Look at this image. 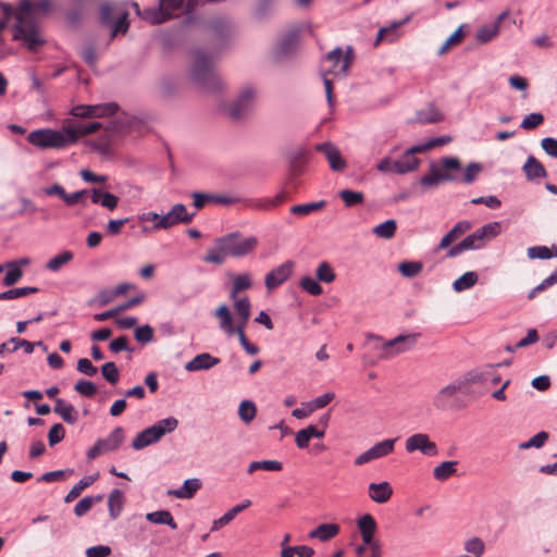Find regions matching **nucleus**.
Masks as SVG:
<instances>
[{"instance_id": "1a4fd4ad", "label": "nucleus", "mask_w": 557, "mask_h": 557, "mask_svg": "<svg viewBox=\"0 0 557 557\" xmlns=\"http://www.w3.org/2000/svg\"><path fill=\"white\" fill-rule=\"evenodd\" d=\"M420 334L411 333L407 335H398L393 339L385 341L382 345L381 359H391L395 356L411 349L419 338Z\"/></svg>"}, {"instance_id": "e433bc0d", "label": "nucleus", "mask_w": 557, "mask_h": 557, "mask_svg": "<svg viewBox=\"0 0 557 557\" xmlns=\"http://www.w3.org/2000/svg\"><path fill=\"white\" fill-rule=\"evenodd\" d=\"M416 120L422 124L437 123L443 120V114L434 106H429L428 108L418 111Z\"/></svg>"}, {"instance_id": "7ed1b4c3", "label": "nucleus", "mask_w": 557, "mask_h": 557, "mask_svg": "<svg viewBox=\"0 0 557 557\" xmlns=\"http://www.w3.org/2000/svg\"><path fill=\"white\" fill-rule=\"evenodd\" d=\"M214 244L227 257L243 258L256 250L259 240L256 236L244 237L239 232H233L216 238Z\"/></svg>"}, {"instance_id": "dca6fc26", "label": "nucleus", "mask_w": 557, "mask_h": 557, "mask_svg": "<svg viewBox=\"0 0 557 557\" xmlns=\"http://www.w3.org/2000/svg\"><path fill=\"white\" fill-rule=\"evenodd\" d=\"M364 545L371 546L377 544L374 541V534L376 531V522L370 513L363 515L357 522Z\"/></svg>"}, {"instance_id": "bb28decb", "label": "nucleus", "mask_w": 557, "mask_h": 557, "mask_svg": "<svg viewBox=\"0 0 557 557\" xmlns=\"http://www.w3.org/2000/svg\"><path fill=\"white\" fill-rule=\"evenodd\" d=\"M475 233L479 236V240L484 247L492 239L497 237L500 233V223L499 222H490L484 224L483 226L475 230Z\"/></svg>"}, {"instance_id": "4468645a", "label": "nucleus", "mask_w": 557, "mask_h": 557, "mask_svg": "<svg viewBox=\"0 0 557 557\" xmlns=\"http://www.w3.org/2000/svg\"><path fill=\"white\" fill-rule=\"evenodd\" d=\"M314 149L324 154L333 171L341 172L346 169L347 163L334 144L330 141L321 143L315 145Z\"/></svg>"}, {"instance_id": "6e6d98bb", "label": "nucleus", "mask_w": 557, "mask_h": 557, "mask_svg": "<svg viewBox=\"0 0 557 557\" xmlns=\"http://www.w3.org/2000/svg\"><path fill=\"white\" fill-rule=\"evenodd\" d=\"M548 433L545 431H541L534 436H532L529 441L520 443L519 448L520 449H529V448H541L545 445L546 441L548 440Z\"/></svg>"}, {"instance_id": "9d476101", "label": "nucleus", "mask_w": 557, "mask_h": 557, "mask_svg": "<svg viewBox=\"0 0 557 557\" xmlns=\"http://www.w3.org/2000/svg\"><path fill=\"white\" fill-rule=\"evenodd\" d=\"M256 96L257 89L253 86H244L236 100L228 108L230 115L235 120L245 117L251 111Z\"/></svg>"}, {"instance_id": "a19ab883", "label": "nucleus", "mask_w": 557, "mask_h": 557, "mask_svg": "<svg viewBox=\"0 0 557 557\" xmlns=\"http://www.w3.org/2000/svg\"><path fill=\"white\" fill-rule=\"evenodd\" d=\"M397 438L383 440L371 447L375 459L385 457L394 451Z\"/></svg>"}, {"instance_id": "4d7b16f0", "label": "nucleus", "mask_w": 557, "mask_h": 557, "mask_svg": "<svg viewBox=\"0 0 557 557\" xmlns=\"http://www.w3.org/2000/svg\"><path fill=\"white\" fill-rule=\"evenodd\" d=\"M234 300V308L236 310V313L238 314L239 319L242 320H249L250 318V308L251 304L247 297L244 298H237L235 297Z\"/></svg>"}, {"instance_id": "a878e982", "label": "nucleus", "mask_w": 557, "mask_h": 557, "mask_svg": "<svg viewBox=\"0 0 557 557\" xmlns=\"http://www.w3.org/2000/svg\"><path fill=\"white\" fill-rule=\"evenodd\" d=\"M123 441L124 431L121 426H116L108 437L98 440L106 453L117 449Z\"/></svg>"}, {"instance_id": "338daca9", "label": "nucleus", "mask_w": 557, "mask_h": 557, "mask_svg": "<svg viewBox=\"0 0 557 557\" xmlns=\"http://www.w3.org/2000/svg\"><path fill=\"white\" fill-rule=\"evenodd\" d=\"M528 257L530 259H550L553 257L552 250L546 246H533L528 248Z\"/></svg>"}, {"instance_id": "ddd939ff", "label": "nucleus", "mask_w": 557, "mask_h": 557, "mask_svg": "<svg viewBox=\"0 0 557 557\" xmlns=\"http://www.w3.org/2000/svg\"><path fill=\"white\" fill-rule=\"evenodd\" d=\"M294 265L295 264L292 260H287L271 270L264 278V284L268 290H273L287 281L293 273Z\"/></svg>"}, {"instance_id": "9b49d317", "label": "nucleus", "mask_w": 557, "mask_h": 557, "mask_svg": "<svg viewBox=\"0 0 557 557\" xmlns=\"http://www.w3.org/2000/svg\"><path fill=\"white\" fill-rule=\"evenodd\" d=\"M405 449L409 454L420 451L425 456H436L438 453L437 445L425 433H416L407 437Z\"/></svg>"}, {"instance_id": "4c0bfd02", "label": "nucleus", "mask_w": 557, "mask_h": 557, "mask_svg": "<svg viewBox=\"0 0 557 557\" xmlns=\"http://www.w3.org/2000/svg\"><path fill=\"white\" fill-rule=\"evenodd\" d=\"M499 33L498 23H492L481 26L475 34L479 44H486L497 36Z\"/></svg>"}, {"instance_id": "423d86ee", "label": "nucleus", "mask_w": 557, "mask_h": 557, "mask_svg": "<svg viewBox=\"0 0 557 557\" xmlns=\"http://www.w3.org/2000/svg\"><path fill=\"white\" fill-rule=\"evenodd\" d=\"M470 383L465 380L454 381L442 387L432 399V405L440 411H448L459 409L462 406L460 394L465 387Z\"/></svg>"}, {"instance_id": "c9c22d12", "label": "nucleus", "mask_w": 557, "mask_h": 557, "mask_svg": "<svg viewBox=\"0 0 557 557\" xmlns=\"http://www.w3.org/2000/svg\"><path fill=\"white\" fill-rule=\"evenodd\" d=\"M97 480V474L83 478L77 484H75L71 491L66 494L64 502L71 503L76 499L81 493L91 485Z\"/></svg>"}, {"instance_id": "49530a36", "label": "nucleus", "mask_w": 557, "mask_h": 557, "mask_svg": "<svg viewBox=\"0 0 557 557\" xmlns=\"http://www.w3.org/2000/svg\"><path fill=\"white\" fill-rule=\"evenodd\" d=\"M111 27V37H115L117 34H125L128 30L129 22H128V12L123 11L116 20L112 21V24H109Z\"/></svg>"}, {"instance_id": "ea45409f", "label": "nucleus", "mask_w": 557, "mask_h": 557, "mask_svg": "<svg viewBox=\"0 0 557 557\" xmlns=\"http://www.w3.org/2000/svg\"><path fill=\"white\" fill-rule=\"evenodd\" d=\"M74 255L70 250H64L61 253L54 256L46 263V269L51 272H58L63 265L69 263L73 259Z\"/></svg>"}, {"instance_id": "72a5a7b5", "label": "nucleus", "mask_w": 557, "mask_h": 557, "mask_svg": "<svg viewBox=\"0 0 557 557\" xmlns=\"http://www.w3.org/2000/svg\"><path fill=\"white\" fill-rule=\"evenodd\" d=\"M467 381L470 383L475 382H488L491 381L494 384L500 382V376L494 373V368L490 366L486 370L482 372H470L467 376Z\"/></svg>"}, {"instance_id": "c756f323", "label": "nucleus", "mask_w": 557, "mask_h": 557, "mask_svg": "<svg viewBox=\"0 0 557 557\" xmlns=\"http://www.w3.org/2000/svg\"><path fill=\"white\" fill-rule=\"evenodd\" d=\"M297 35L295 33H290L284 36L276 46L275 54L277 58H285L289 55L296 46Z\"/></svg>"}, {"instance_id": "79ce46f5", "label": "nucleus", "mask_w": 557, "mask_h": 557, "mask_svg": "<svg viewBox=\"0 0 557 557\" xmlns=\"http://www.w3.org/2000/svg\"><path fill=\"white\" fill-rule=\"evenodd\" d=\"M397 230V224L395 220H387L379 225H376L372 232L380 238L391 239L394 237Z\"/></svg>"}, {"instance_id": "37998d69", "label": "nucleus", "mask_w": 557, "mask_h": 557, "mask_svg": "<svg viewBox=\"0 0 557 557\" xmlns=\"http://www.w3.org/2000/svg\"><path fill=\"white\" fill-rule=\"evenodd\" d=\"M324 207H325L324 200L301 203V205H295L290 208V213L305 216V215H309L310 213H312L314 211H319Z\"/></svg>"}, {"instance_id": "cd10ccee", "label": "nucleus", "mask_w": 557, "mask_h": 557, "mask_svg": "<svg viewBox=\"0 0 557 557\" xmlns=\"http://www.w3.org/2000/svg\"><path fill=\"white\" fill-rule=\"evenodd\" d=\"M457 465L458 461L456 460L444 461L433 469V476L437 481H446L447 479L456 474Z\"/></svg>"}, {"instance_id": "0e129e2a", "label": "nucleus", "mask_w": 557, "mask_h": 557, "mask_svg": "<svg viewBox=\"0 0 557 557\" xmlns=\"http://www.w3.org/2000/svg\"><path fill=\"white\" fill-rule=\"evenodd\" d=\"M539 341V334L535 329H530L527 333V336L520 339L513 347L507 346L506 349L510 352H513L518 348H524L529 345H532Z\"/></svg>"}, {"instance_id": "8fccbe9b", "label": "nucleus", "mask_w": 557, "mask_h": 557, "mask_svg": "<svg viewBox=\"0 0 557 557\" xmlns=\"http://www.w3.org/2000/svg\"><path fill=\"white\" fill-rule=\"evenodd\" d=\"M339 197L344 201L345 206L348 208L361 205L364 199V196L361 191H356V190H351V189L341 190Z\"/></svg>"}, {"instance_id": "603ef678", "label": "nucleus", "mask_w": 557, "mask_h": 557, "mask_svg": "<svg viewBox=\"0 0 557 557\" xmlns=\"http://www.w3.org/2000/svg\"><path fill=\"white\" fill-rule=\"evenodd\" d=\"M315 275L318 281L323 283H332L336 278V274L331 267V264L326 261L321 262L315 271Z\"/></svg>"}, {"instance_id": "aec40b11", "label": "nucleus", "mask_w": 557, "mask_h": 557, "mask_svg": "<svg viewBox=\"0 0 557 557\" xmlns=\"http://www.w3.org/2000/svg\"><path fill=\"white\" fill-rule=\"evenodd\" d=\"M392 495L393 490L388 482L371 483L369 485V497L377 504L388 502Z\"/></svg>"}, {"instance_id": "c03bdc74", "label": "nucleus", "mask_w": 557, "mask_h": 557, "mask_svg": "<svg viewBox=\"0 0 557 557\" xmlns=\"http://www.w3.org/2000/svg\"><path fill=\"white\" fill-rule=\"evenodd\" d=\"M257 414V407L251 400H243L238 407V416L245 424H249Z\"/></svg>"}, {"instance_id": "58836bf2", "label": "nucleus", "mask_w": 557, "mask_h": 557, "mask_svg": "<svg viewBox=\"0 0 557 557\" xmlns=\"http://www.w3.org/2000/svg\"><path fill=\"white\" fill-rule=\"evenodd\" d=\"M285 200V194L280 193L272 199H262V200H252L246 201L248 203V207L259 209V210H270L272 208L277 207L280 203H282Z\"/></svg>"}, {"instance_id": "0eeeda50", "label": "nucleus", "mask_w": 557, "mask_h": 557, "mask_svg": "<svg viewBox=\"0 0 557 557\" xmlns=\"http://www.w3.org/2000/svg\"><path fill=\"white\" fill-rule=\"evenodd\" d=\"M196 0H186L187 9L190 11ZM185 0H159L158 8L144 10L143 18L153 25L166 22L173 16V12L184 7Z\"/></svg>"}, {"instance_id": "bf43d9fd", "label": "nucleus", "mask_w": 557, "mask_h": 557, "mask_svg": "<svg viewBox=\"0 0 557 557\" xmlns=\"http://www.w3.org/2000/svg\"><path fill=\"white\" fill-rule=\"evenodd\" d=\"M334 398V393H325L312 399L311 401L306 403L305 406L309 408V411H314L317 409L327 406Z\"/></svg>"}, {"instance_id": "13d9d810", "label": "nucleus", "mask_w": 557, "mask_h": 557, "mask_svg": "<svg viewBox=\"0 0 557 557\" xmlns=\"http://www.w3.org/2000/svg\"><path fill=\"white\" fill-rule=\"evenodd\" d=\"M300 287L309 293L312 296H319L322 294L323 289L318 282V278L314 280L311 276H305L299 282Z\"/></svg>"}, {"instance_id": "f257e3e1", "label": "nucleus", "mask_w": 557, "mask_h": 557, "mask_svg": "<svg viewBox=\"0 0 557 557\" xmlns=\"http://www.w3.org/2000/svg\"><path fill=\"white\" fill-rule=\"evenodd\" d=\"M51 0H21L14 12L13 39L22 41L28 50L37 51L46 40L37 20V11L46 13Z\"/></svg>"}, {"instance_id": "5fc2aeb1", "label": "nucleus", "mask_w": 557, "mask_h": 557, "mask_svg": "<svg viewBox=\"0 0 557 557\" xmlns=\"http://www.w3.org/2000/svg\"><path fill=\"white\" fill-rule=\"evenodd\" d=\"M119 109L116 102L94 104V119L114 115Z\"/></svg>"}, {"instance_id": "e2e57ef3", "label": "nucleus", "mask_w": 557, "mask_h": 557, "mask_svg": "<svg viewBox=\"0 0 557 557\" xmlns=\"http://www.w3.org/2000/svg\"><path fill=\"white\" fill-rule=\"evenodd\" d=\"M465 550L473 554L474 557H481L485 550V544L481 539L472 537L465 543Z\"/></svg>"}, {"instance_id": "b1692460", "label": "nucleus", "mask_w": 557, "mask_h": 557, "mask_svg": "<svg viewBox=\"0 0 557 557\" xmlns=\"http://www.w3.org/2000/svg\"><path fill=\"white\" fill-rule=\"evenodd\" d=\"M54 412L69 424H74L78 420V412L74 406L61 398L55 399Z\"/></svg>"}, {"instance_id": "f704fd0d", "label": "nucleus", "mask_w": 557, "mask_h": 557, "mask_svg": "<svg viewBox=\"0 0 557 557\" xmlns=\"http://www.w3.org/2000/svg\"><path fill=\"white\" fill-rule=\"evenodd\" d=\"M124 10H122L117 4L106 2L100 7V20L104 25L112 24L114 16H119Z\"/></svg>"}, {"instance_id": "680f3d73", "label": "nucleus", "mask_w": 557, "mask_h": 557, "mask_svg": "<svg viewBox=\"0 0 557 557\" xmlns=\"http://www.w3.org/2000/svg\"><path fill=\"white\" fill-rule=\"evenodd\" d=\"M74 389L84 397H94L97 393V386L86 380H79L75 383Z\"/></svg>"}, {"instance_id": "a18cd8bd", "label": "nucleus", "mask_w": 557, "mask_h": 557, "mask_svg": "<svg viewBox=\"0 0 557 557\" xmlns=\"http://www.w3.org/2000/svg\"><path fill=\"white\" fill-rule=\"evenodd\" d=\"M478 280L479 276L475 272H466L453 283V287L456 292H462L475 285Z\"/></svg>"}, {"instance_id": "f3484780", "label": "nucleus", "mask_w": 557, "mask_h": 557, "mask_svg": "<svg viewBox=\"0 0 557 557\" xmlns=\"http://www.w3.org/2000/svg\"><path fill=\"white\" fill-rule=\"evenodd\" d=\"M220 363V359L213 357L208 352H202L195 356L190 361L185 364V370L189 372L210 370Z\"/></svg>"}, {"instance_id": "412c9836", "label": "nucleus", "mask_w": 557, "mask_h": 557, "mask_svg": "<svg viewBox=\"0 0 557 557\" xmlns=\"http://www.w3.org/2000/svg\"><path fill=\"white\" fill-rule=\"evenodd\" d=\"M251 505V502L249 499H245L244 502H242L240 504H237L235 505L234 507H232L228 511H226L221 518L216 519L213 521V524H212V528H211V531H216L219 530L220 528L228 524L231 521L234 520V518L239 513L242 512L243 510L247 509L248 507H250Z\"/></svg>"}, {"instance_id": "473e14b6", "label": "nucleus", "mask_w": 557, "mask_h": 557, "mask_svg": "<svg viewBox=\"0 0 557 557\" xmlns=\"http://www.w3.org/2000/svg\"><path fill=\"white\" fill-rule=\"evenodd\" d=\"M232 281H233V286H232V290L230 294L231 299H235V297H237L238 293L249 289L252 285L251 277L248 273L234 275Z\"/></svg>"}, {"instance_id": "20e7f679", "label": "nucleus", "mask_w": 557, "mask_h": 557, "mask_svg": "<svg viewBox=\"0 0 557 557\" xmlns=\"http://www.w3.org/2000/svg\"><path fill=\"white\" fill-rule=\"evenodd\" d=\"M125 129V120L121 117L115 119L104 127L99 138L88 140L86 144L101 156H111L112 148L121 140Z\"/></svg>"}, {"instance_id": "f8f14e48", "label": "nucleus", "mask_w": 557, "mask_h": 557, "mask_svg": "<svg viewBox=\"0 0 557 557\" xmlns=\"http://www.w3.org/2000/svg\"><path fill=\"white\" fill-rule=\"evenodd\" d=\"M349 65V57H344L343 50L338 47L330 51L323 61V66H326L324 72L335 76L346 75Z\"/></svg>"}, {"instance_id": "4be33fe9", "label": "nucleus", "mask_w": 557, "mask_h": 557, "mask_svg": "<svg viewBox=\"0 0 557 557\" xmlns=\"http://www.w3.org/2000/svg\"><path fill=\"white\" fill-rule=\"evenodd\" d=\"M341 531L336 523H322L315 529L311 530L308 534L310 539H318L321 542H327L335 537Z\"/></svg>"}, {"instance_id": "774afa93", "label": "nucleus", "mask_w": 557, "mask_h": 557, "mask_svg": "<svg viewBox=\"0 0 557 557\" xmlns=\"http://www.w3.org/2000/svg\"><path fill=\"white\" fill-rule=\"evenodd\" d=\"M557 283V270L547 276L541 284L535 286L528 295L529 299H533L537 293L545 290Z\"/></svg>"}, {"instance_id": "f03ea898", "label": "nucleus", "mask_w": 557, "mask_h": 557, "mask_svg": "<svg viewBox=\"0 0 557 557\" xmlns=\"http://www.w3.org/2000/svg\"><path fill=\"white\" fill-rule=\"evenodd\" d=\"M189 72L191 79L202 91L216 94L223 90L225 83L214 71L213 58L202 50L194 51Z\"/></svg>"}, {"instance_id": "5701e85b", "label": "nucleus", "mask_w": 557, "mask_h": 557, "mask_svg": "<svg viewBox=\"0 0 557 557\" xmlns=\"http://www.w3.org/2000/svg\"><path fill=\"white\" fill-rule=\"evenodd\" d=\"M522 171L529 181L547 176L544 165L533 156L528 157L524 165L522 166Z\"/></svg>"}, {"instance_id": "a211bd4d", "label": "nucleus", "mask_w": 557, "mask_h": 557, "mask_svg": "<svg viewBox=\"0 0 557 557\" xmlns=\"http://www.w3.org/2000/svg\"><path fill=\"white\" fill-rule=\"evenodd\" d=\"M456 180L455 175L448 172H442L437 166L432 165L430 172L420 178V184L424 187L433 188L441 182H453Z\"/></svg>"}, {"instance_id": "6e6552de", "label": "nucleus", "mask_w": 557, "mask_h": 557, "mask_svg": "<svg viewBox=\"0 0 557 557\" xmlns=\"http://www.w3.org/2000/svg\"><path fill=\"white\" fill-rule=\"evenodd\" d=\"M27 140L29 144L40 148L49 149L65 148V140L62 137V132L52 128H41L29 133Z\"/></svg>"}, {"instance_id": "69168bd1", "label": "nucleus", "mask_w": 557, "mask_h": 557, "mask_svg": "<svg viewBox=\"0 0 557 557\" xmlns=\"http://www.w3.org/2000/svg\"><path fill=\"white\" fill-rule=\"evenodd\" d=\"M65 436V429L61 423L53 424L48 432L49 445L52 447L60 443Z\"/></svg>"}, {"instance_id": "864d4df0", "label": "nucleus", "mask_w": 557, "mask_h": 557, "mask_svg": "<svg viewBox=\"0 0 557 557\" xmlns=\"http://www.w3.org/2000/svg\"><path fill=\"white\" fill-rule=\"evenodd\" d=\"M3 265L4 269H7V273L3 278V284L5 286H12L21 280L23 271L18 267H16L15 263L8 262Z\"/></svg>"}, {"instance_id": "09e8293b", "label": "nucleus", "mask_w": 557, "mask_h": 557, "mask_svg": "<svg viewBox=\"0 0 557 557\" xmlns=\"http://www.w3.org/2000/svg\"><path fill=\"white\" fill-rule=\"evenodd\" d=\"M423 269L420 261H404L398 264V271L405 277L411 278L417 276Z\"/></svg>"}, {"instance_id": "de8ad7c7", "label": "nucleus", "mask_w": 557, "mask_h": 557, "mask_svg": "<svg viewBox=\"0 0 557 557\" xmlns=\"http://www.w3.org/2000/svg\"><path fill=\"white\" fill-rule=\"evenodd\" d=\"M260 469L265 471H281L283 469V465L277 460L252 461L249 465L247 472L252 473Z\"/></svg>"}, {"instance_id": "2f4dec72", "label": "nucleus", "mask_w": 557, "mask_h": 557, "mask_svg": "<svg viewBox=\"0 0 557 557\" xmlns=\"http://www.w3.org/2000/svg\"><path fill=\"white\" fill-rule=\"evenodd\" d=\"M103 500V495L98 494L95 496H86L82 498L74 507V513L77 517H83L86 515L94 505L101 503Z\"/></svg>"}, {"instance_id": "3c124183", "label": "nucleus", "mask_w": 557, "mask_h": 557, "mask_svg": "<svg viewBox=\"0 0 557 557\" xmlns=\"http://www.w3.org/2000/svg\"><path fill=\"white\" fill-rule=\"evenodd\" d=\"M307 162V153L305 150L297 151L289 160L290 173L298 176L302 173L304 166Z\"/></svg>"}, {"instance_id": "7c9ffc66", "label": "nucleus", "mask_w": 557, "mask_h": 557, "mask_svg": "<svg viewBox=\"0 0 557 557\" xmlns=\"http://www.w3.org/2000/svg\"><path fill=\"white\" fill-rule=\"evenodd\" d=\"M123 492L119 488H114L108 499V507H109V513L112 519H116L122 510L123 507Z\"/></svg>"}, {"instance_id": "39448f33", "label": "nucleus", "mask_w": 557, "mask_h": 557, "mask_svg": "<svg viewBox=\"0 0 557 557\" xmlns=\"http://www.w3.org/2000/svg\"><path fill=\"white\" fill-rule=\"evenodd\" d=\"M178 421L174 417L159 420L153 425L139 432L133 440L132 446L136 450L144 449L160 441L165 434L176 430Z\"/></svg>"}, {"instance_id": "052dcab7", "label": "nucleus", "mask_w": 557, "mask_h": 557, "mask_svg": "<svg viewBox=\"0 0 557 557\" xmlns=\"http://www.w3.org/2000/svg\"><path fill=\"white\" fill-rule=\"evenodd\" d=\"M101 374L110 384H116L120 379L119 369L112 361L101 367Z\"/></svg>"}, {"instance_id": "c85d7f7f", "label": "nucleus", "mask_w": 557, "mask_h": 557, "mask_svg": "<svg viewBox=\"0 0 557 557\" xmlns=\"http://www.w3.org/2000/svg\"><path fill=\"white\" fill-rule=\"evenodd\" d=\"M146 519L151 523L166 524L172 530L177 529V523L174 521L172 513L169 510H158V511L148 512L146 515Z\"/></svg>"}, {"instance_id": "2eb2a0df", "label": "nucleus", "mask_w": 557, "mask_h": 557, "mask_svg": "<svg viewBox=\"0 0 557 557\" xmlns=\"http://www.w3.org/2000/svg\"><path fill=\"white\" fill-rule=\"evenodd\" d=\"M471 227V222L467 220L457 222L454 227L442 237L440 244L435 248V251L437 252L448 248L458 237L467 233Z\"/></svg>"}, {"instance_id": "6ab92c4d", "label": "nucleus", "mask_w": 557, "mask_h": 557, "mask_svg": "<svg viewBox=\"0 0 557 557\" xmlns=\"http://www.w3.org/2000/svg\"><path fill=\"white\" fill-rule=\"evenodd\" d=\"M201 488V481L197 478L185 480L183 485L177 490H169L168 495L178 499H189Z\"/></svg>"}, {"instance_id": "393cba45", "label": "nucleus", "mask_w": 557, "mask_h": 557, "mask_svg": "<svg viewBox=\"0 0 557 557\" xmlns=\"http://www.w3.org/2000/svg\"><path fill=\"white\" fill-rule=\"evenodd\" d=\"M81 123L72 119H65L62 123V137L65 140V147L75 144L79 139Z\"/></svg>"}]
</instances>
